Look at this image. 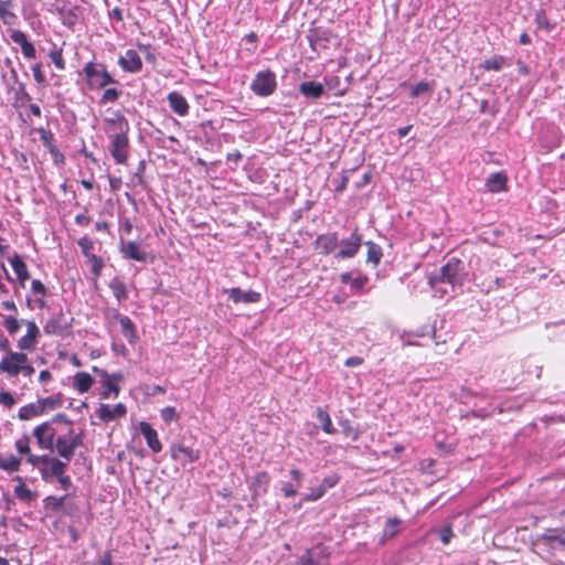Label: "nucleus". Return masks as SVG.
Listing matches in <instances>:
<instances>
[{
  "instance_id": "c03bdc74",
  "label": "nucleus",
  "mask_w": 565,
  "mask_h": 565,
  "mask_svg": "<svg viewBox=\"0 0 565 565\" xmlns=\"http://www.w3.org/2000/svg\"><path fill=\"white\" fill-rule=\"evenodd\" d=\"M535 22L540 29H544L546 32H551L556 26L555 22H550L544 10H539L536 12Z\"/></svg>"
},
{
  "instance_id": "f03ea898",
  "label": "nucleus",
  "mask_w": 565,
  "mask_h": 565,
  "mask_svg": "<svg viewBox=\"0 0 565 565\" xmlns=\"http://www.w3.org/2000/svg\"><path fill=\"white\" fill-rule=\"evenodd\" d=\"M83 73L90 87L104 88L109 84L117 83L103 64L96 65L89 62L84 66Z\"/></svg>"
},
{
  "instance_id": "7ed1b4c3",
  "label": "nucleus",
  "mask_w": 565,
  "mask_h": 565,
  "mask_svg": "<svg viewBox=\"0 0 565 565\" xmlns=\"http://www.w3.org/2000/svg\"><path fill=\"white\" fill-rule=\"evenodd\" d=\"M276 88V74L270 70L258 72L250 84L252 92L258 97H268L275 93Z\"/></svg>"
},
{
  "instance_id": "f8f14e48",
  "label": "nucleus",
  "mask_w": 565,
  "mask_h": 565,
  "mask_svg": "<svg viewBox=\"0 0 565 565\" xmlns=\"http://www.w3.org/2000/svg\"><path fill=\"white\" fill-rule=\"evenodd\" d=\"M316 249H319L321 255H330L335 252L339 246V237L335 232L320 234L315 241Z\"/></svg>"
},
{
  "instance_id": "c756f323",
  "label": "nucleus",
  "mask_w": 565,
  "mask_h": 565,
  "mask_svg": "<svg viewBox=\"0 0 565 565\" xmlns=\"http://www.w3.org/2000/svg\"><path fill=\"white\" fill-rule=\"evenodd\" d=\"M119 323L121 326V332L124 337L130 342L134 343L137 334L136 329L132 320L127 316H121L120 313H117Z\"/></svg>"
},
{
  "instance_id": "ea45409f",
  "label": "nucleus",
  "mask_w": 565,
  "mask_h": 565,
  "mask_svg": "<svg viewBox=\"0 0 565 565\" xmlns=\"http://www.w3.org/2000/svg\"><path fill=\"white\" fill-rule=\"evenodd\" d=\"M401 520L398 518H390L387 519L383 534L382 541L394 537L399 531Z\"/></svg>"
},
{
  "instance_id": "f3484780",
  "label": "nucleus",
  "mask_w": 565,
  "mask_h": 565,
  "mask_svg": "<svg viewBox=\"0 0 565 565\" xmlns=\"http://www.w3.org/2000/svg\"><path fill=\"white\" fill-rule=\"evenodd\" d=\"M139 430L146 439L148 447L158 454L162 450V444L158 438L157 430L147 422H140Z\"/></svg>"
},
{
  "instance_id": "bf43d9fd",
  "label": "nucleus",
  "mask_w": 565,
  "mask_h": 565,
  "mask_svg": "<svg viewBox=\"0 0 565 565\" xmlns=\"http://www.w3.org/2000/svg\"><path fill=\"white\" fill-rule=\"evenodd\" d=\"M339 479L338 475H330L321 481L319 487L327 491L328 489L333 488L339 482Z\"/></svg>"
},
{
  "instance_id": "69168bd1",
  "label": "nucleus",
  "mask_w": 565,
  "mask_h": 565,
  "mask_svg": "<svg viewBox=\"0 0 565 565\" xmlns=\"http://www.w3.org/2000/svg\"><path fill=\"white\" fill-rule=\"evenodd\" d=\"M32 72H33V76H34V79L36 81V83H39V84L45 83V76L42 73L41 64H34L32 66Z\"/></svg>"
},
{
  "instance_id": "6e6552de",
  "label": "nucleus",
  "mask_w": 565,
  "mask_h": 565,
  "mask_svg": "<svg viewBox=\"0 0 565 565\" xmlns=\"http://www.w3.org/2000/svg\"><path fill=\"white\" fill-rule=\"evenodd\" d=\"M28 361V355L23 352H9L0 361V372L10 377H15L21 373L22 364Z\"/></svg>"
},
{
  "instance_id": "412c9836",
  "label": "nucleus",
  "mask_w": 565,
  "mask_h": 565,
  "mask_svg": "<svg viewBox=\"0 0 565 565\" xmlns=\"http://www.w3.org/2000/svg\"><path fill=\"white\" fill-rule=\"evenodd\" d=\"M67 467V462H64L61 459H56L47 467H40V473L43 481L52 482L53 478H57L61 475L65 473Z\"/></svg>"
},
{
  "instance_id": "864d4df0",
  "label": "nucleus",
  "mask_w": 565,
  "mask_h": 565,
  "mask_svg": "<svg viewBox=\"0 0 565 565\" xmlns=\"http://www.w3.org/2000/svg\"><path fill=\"white\" fill-rule=\"evenodd\" d=\"M15 100L22 104L30 102L31 95L26 92L25 85L23 83H18V87L14 92Z\"/></svg>"
},
{
  "instance_id": "423d86ee",
  "label": "nucleus",
  "mask_w": 565,
  "mask_h": 565,
  "mask_svg": "<svg viewBox=\"0 0 565 565\" xmlns=\"http://www.w3.org/2000/svg\"><path fill=\"white\" fill-rule=\"evenodd\" d=\"M334 38L331 30L322 26L310 28L307 34L309 45L316 52L328 49Z\"/></svg>"
},
{
  "instance_id": "c85d7f7f",
  "label": "nucleus",
  "mask_w": 565,
  "mask_h": 565,
  "mask_svg": "<svg viewBox=\"0 0 565 565\" xmlns=\"http://www.w3.org/2000/svg\"><path fill=\"white\" fill-rule=\"evenodd\" d=\"M63 312L51 317L44 324L43 331L49 335H60L64 332L62 324Z\"/></svg>"
},
{
  "instance_id": "f257e3e1",
  "label": "nucleus",
  "mask_w": 565,
  "mask_h": 565,
  "mask_svg": "<svg viewBox=\"0 0 565 565\" xmlns=\"http://www.w3.org/2000/svg\"><path fill=\"white\" fill-rule=\"evenodd\" d=\"M466 276V264L459 258L452 257L440 267L439 273L430 279V282L448 284L455 291L463 286Z\"/></svg>"
},
{
  "instance_id": "680f3d73",
  "label": "nucleus",
  "mask_w": 565,
  "mask_h": 565,
  "mask_svg": "<svg viewBox=\"0 0 565 565\" xmlns=\"http://www.w3.org/2000/svg\"><path fill=\"white\" fill-rule=\"evenodd\" d=\"M0 403H2L7 407H12L15 404V399L10 392L1 391Z\"/></svg>"
},
{
  "instance_id": "0e129e2a",
  "label": "nucleus",
  "mask_w": 565,
  "mask_h": 565,
  "mask_svg": "<svg viewBox=\"0 0 565 565\" xmlns=\"http://www.w3.org/2000/svg\"><path fill=\"white\" fill-rule=\"evenodd\" d=\"M541 537L543 541H546V542H557V539H558L557 530L556 529H547L542 534Z\"/></svg>"
},
{
  "instance_id": "8fccbe9b",
  "label": "nucleus",
  "mask_w": 565,
  "mask_h": 565,
  "mask_svg": "<svg viewBox=\"0 0 565 565\" xmlns=\"http://www.w3.org/2000/svg\"><path fill=\"white\" fill-rule=\"evenodd\" d=\"M122 92L116 88H107L100 98V104H107V103H114L116 102L120 96Z\"/></svg>"
},
{
  "instance_id": "052dcab7",
  "label": "nucleus",
  "mask_w": 565,
  "mask_h": 565,
  "mask_svg": "<svg viewBox=\"0 0 565 565\" xmlns=\"http://www.w3.org/2000/svg\"><path fill=\"white\" fill-rule=\"evenodd\" d=\"M369 281V278L365 275H361L356 278H353L351 287L358 291H362Z\"/></svg>"
},
{
  "instance_id": "dca6fc26",
  "label": "nucleus",
  "mask_w": 565,
  "mask_h": 565,
  "mask_svg": "<svg viewBox=\"0 0 565 565\" xmlns=\"http://www.w3.org/2000/svg\"><path fill=\"white\" fill-rule=\"evenodd\" d=\"M228 294V298L235 302H244V303H255L260 300V294L254 290H242L238 287H234L225 290Z\"/></svg>"
},
{
  "instance_id": "4468645a",
  "label": "nucleus",
  "mask_w": 565,
  "mask_h": 565,
  "mask_svg": "<svg viewBox=\"0 0 565 565\" xmlns=\"http://www.w3.org/2000/svg\"><path fill=\"white\" fill-rule=\"evenodd\" d=\"M118 64L129 73H139L142 70V61L135 50H127L125 55L118 58Z\"/></svg>"
},
{
  "instance_id": "2f4dec72",
  "label": "nucleus",
  "mask_w": 565,
  "mask_h": 565,
  "mask_svg": "<svg viewBox=\"0 0 565 565\" xmlns=\"http://www.w3.org/2000/svg\"><path fill=\"white\" fill-rule=\"evenodd\" d=\"M54 450H56L58 456L64 458L67 463L74 456V451L70 446V441L63 436H58L55 439Z\"/></svg>"
},
{
  "instance_id": "f704fd0d",
  "label": "nucleus",
  "mask_w": 565,
  "mask_h": 565,
  "mask_svg": "<svg viewBox=\"0 0 565 565\" xmlns=\"http://www.w3.org/2000/svg\"><path fill=\"white\" fill-rule=\"evenodd\" d=\"M15 480L19 481V484L14 488V494L18 499L24 502H31L36 498V494L32 492L23 482V479L18 476Z\"/></svg>"
},
{
  "instance_id": "7c9ffc66",
  "label": "nucleus",
  "mask_w": 565,
  "mask_h": 565,
  "mask_svg": "<svg viewBox=\"0 0 565 565\" xmlns=\"http://www.w3.org/2000/svg\"><path fill=\"white\" fill-rule=\"evenodd\" d=\"M43 414V407H41L40 402L30 403L20 408L18 417L21 420H29L33 417L40 416Z\"/></svg>"
},
{
  "instance_id": "79ce46f5",
  "label": "nucleus",
  "mask_w": 565,
  "mask_h": 565,
  "mask_svg": "<svg viewBox=\"0 0 565 565\" xmlns=\"http://www.w3.org/2000/svg\"><path fill=\"white\" fill-rule=\"evenodd\" d=\"M63 507L61 512L68 516H75L79 512L77 503L71 499L70 494H64Z\"/></svg>"
},
{
  "instance_id": "6e6d98bb",
  "label": "nucleus",
  "mask_w": 565,
  "mask_h": 565,
  "mask_svg": "<svg viewBox=\"0 0 565 565\" xmlns=\"http://www.w3.org/2000/svg\"><path fill=\"white\" fill-rule=\"evenodd\" d=\"M161 418L166 423H170L172 420H177L179 418V415L174 407L167 406L161 411Z\"/></svg>"
},
{
  "instance_id": "de8ad7c7",
  "label": "nucleus",
  "mask_w": 565,
  "mask_h": 565,
  "mask_svg": "<svg viewBox=\"0 0 565 565\" xmlns=\"http://www.w3.org/2000/svg\"><path fill=\"white\" fill-rule=\"evenodd\" d=\"M64 25L73 26L77 22V14L72 9H57Z\"/></svg>"
},
{
  "instance_id": "2eb2a0df",
  "label": "nucleus",
  "mask_w": 565,
  "mask_h": 565,
  "mask_svg": "<svg viewBox=\"0 0 565 565\" xmlns=\"http://www.w3.org/2000/svg\"><path fill=\"white\" fill-rule=\"evenodd\" d=\"M269 481L270 477L266 471H260L256 473L248 481L249 490L253 492L252 499L254 501H256L259 495L265 494L267 492Z\"/></svg>"
},
{
  "instance_id": "b1692460",
  "label": "nucleus",
  "mask_w": 565,
  "mask_h": 565,
  "mask_svg": "<svg viewBox=\"0 0 565 565\" xmlns=\"http://www.w3.org/2000/svg\"><path fill=\"white\" fill-rule=\"evenodd\" d=\"M170 108L179 116H186L189 114V104L185 97L179 92H171L167 96Z\"/></svg>"
},
{
  "instance_id": "37998d69",
  "label": "nucleus",
  "mask_w": 565,
  "mask_h": 565,
  "mask_svg": "<svg viewBox=\"0 0 565 565\" xmlns=\"http://www.w3.org/2000/svg\"><path fill=\"white\" fill-rule=\"evenodd\" d=\"M64 499H65L64 495L60 497V498L54 497V495H49L43 501L44 507L46 510H49L53 513H58L62 510Z\"/></svg>"
},
{
  "instance_id": "e2e57ef3",
  "label": "nucleus",
  "mask_w": 565,
  "mask_h": 565,
  "mask_svg": "<svg viewBox=\"0 0 565 565\" xmlns=\"http://www.w3.org/2000/svg\"><path fill=\"white\" fill-rule=\"evenodd\" d=\"M326 491L323 488L318 487L316 490H313L311 493L306 494L302 499V501H317L319 500Z\"/></svg>"
},
{
  "instance_id": "09e8293b",
  "label": "nucleus",
  "mask_w": 565,
  "mask_h": 565,
  "mask_svg": "<svg viewBox=\"0 0 565 565\" xmlns=\"http://www.w3.org/2000/svg\"><path fill=\"white\" fill-rule=\"evenodd\" d=\"M38 134L40 135V139L43 142L44 147L47 148V150L52 149V147H56L54 145V136L51 130H47L45 128H39L36 129Z\"/></svg>"
},
{
  "instance_id": "9b49d317",
  "label": "nucleus",
  "mask_w": 565,
  "mask_h": 565,
  "mask_svg": "<svg viewBox=\"0 0 565 565\" xmlns=\"http://www.w3.org/2000/svg\"><path fill=\"white\" fill-rule=\"evenodd\" d=\"M171 458L181 461L182 465L186 462H195L200 459V451L183 444H174L170 447Z\"/></svg>"
},
{
  "instance_id": "603ef678",
  "label": "nucleus",
  "mask_w": 565,
  "mask_h": 565,
  "mask_svg": "<svg viewBox=\"0 0 565 565\" xmlns=\"http://www.w3.org/2000/svg\"><path fill=\"white\" fill-rule=\"evenodd\" d=\"M3 326L10 334H15L19 331L21 323L15 317L9 316L4 319Z\"/></svg>"
},
{
  "instance_id": "e433bc0d",
  "label": "nucleus",
  "mask_w": 565,
  "mask_h": 565,
  "mask_svg": "<svg viewBox=\"0 0 565 565\" xmlns=\"http://www.w3.org/2000/svg\"><path fill=\"white\" fill-rule=\"evenodd\" d=\"M21 460L13 455H0V469L11 473L20 469Z\"/></svg>"
},
{
  "instance_id": "c9c22d12",
  "label": "nucleus",
  "mask_w": 565,
  "mask_h": 565,
  "mask_svg": "<svg viewBox=\"0 0 565 565\" xmlns=\"http://www.w3.org/2000/svg\"><path fill=\"white\" fill-rule=\"evenodd\" d=\"M109 288L111 289L114 296L118 300V302H122L128 298V290L126 284L118 278H114L109 282Z\"/></svg>"
},
{
  "instance_id": "5701e85b",
  "label": "nucleus",
  "mask_w": 565,
  "mask_h": 565,
  "mask_svg": "<svg viewBox=\"0 0 565 565\" xmlns=\"http://www.w3.org/2000/svg\"><path fill=\"white\" fill-rule=\"evenodd\" d=\"M299 565H328V557L323 553L322 548L315 547L308 550L298 559Z\"/></svg>"
},
{
  "instance_id": "58836bf2",
  "label": "nucleus",
  "mask_w": 565,
  "mask_h": 565,
  "mask_svg": "<svg viewBox=\"0 0 565 565\" xmlns=\"http://www.w3.org/2000/svg\"><path fill=\"white\" fill-rule=\"evenodd\" d=\"M106 122L113 126L117 132H129L130 126L128 120L119 111L115 113L113 118H106Z\"/></svg>"
},
{
  "instance_id": "4d7b16f0",
  "label": "nucleus",
  "mask_w": 565,
  "mask_h": 565,
  "mask_svg": "<svg viewBox=\"0 0 565 565\" xmlns=\"http://www.w3.org/2000/svg\"><path fill=\"white\" fill-rule=\"evenodd\" d=\"M29 444H30V437L24 436L22 439H19L15 441V448L20 454L29 455L31 452Z\"/></svg>"
},
{
  "instance_id": "393cba45",
  "label": "nucleus",
  "mask_w": 565,
  "mask_h": 565,
  "mask_svg": "<svg viewBox=\"0 0 565 565\" xmlns=\"http://www.w3.org/2000/svg\"><path fill=\"white\" fill-rule=\"evenodd\" d=\"M290 476L296 483L294 484L290 482H282L280 490L285 498H291L297 495L298 488L301 486L303 472L298 468H292L290 470Z\"/></svg>"
},
{
  "instance_id": "aec40b11",
  "label": "nucleus",
  "mask_w": 565,
  "mask_h": 565,
  "mask_svg": "<svg viewBox=\"0 0 565 565\" xmlns=\"http://www.w3.org/2000/svg\"><path fill=\"white\" fill-rule=\"evenodd\" d=\"M120 253L126 259H134L141 263H145L147 259L146 253L139 248L136 242H126L124 238H120Z\"/></svg>"
},
{
  "instance_id": "5fc2aeb1",
  "label": "nucleus",
  "mask_w": 565,
  "mask_h": 565,
  "mask_svg": "<svg viewBox=\"0 0 565 565\" xmlns=\"http://www.w3.org/2000/svg\"><path fill=\"white\" fill-rule=\"evenodd\" d=\"M49 56L58 70H65V61L62 55V50H53L50 52Z\"/></svg>"
},
{
  "instance_id": "473e14b6",
  "label": "nucleus",
  "mask_w": 565,
  "mask_h": 565,
  "mask_svg": "<svg viewBox=\"0 0 565 565\" xmlns=\"http://www.w3.org/2000/svg\"><path fill=\"white\" fill-rule=\"evenodd\" d=\"M94 383V379L86 372H78L74 376V387L79 393H86L89 391Z\"/></svg>"
},
{
  "instance_id": "a19ab883",
  "label": "nucleus",
  "mask_w": 565,
  "mask_h": 565,
  "mask_svg": "<svg viewBox=\"0 0 565 565\" xmlns=\"http://www.w3.org/2000/svg\"><path fill=\"white\" fill-rule=\"evenodd\" d=\"M317 418L321 424V428L327 434H334L335 429L332 425L331 417L328 412L323 411L321 407L317 408Z\"/></svg>"
},
{
  "instance_id": "774afa93",
  "label": "nucleus",
  "mask_w": 565,
  "mask_h": 565,
  "mask_svg": "<svg viewBox=\"0 0 565 565\" xmlns=\"http://www.w3.org/2000/svg\"><path fill=\"white\" fill-rule=\"evenodd\" d=\"M61 488L63 490H68L71 487H72V479L70 476H66L65 473L61 475L60 477L56 478Z\"/></svg>"
},
{
  "instance_id": "6ab92c4d",
  "label": "nucleus",
  "mask_w": 565,
  "mask_h": 565,
  "mask_svg": "<svg viewBox=\"0 0 565 565\" xmlns=\"http://www.w3.org/2000/svg\"><path fill=\"white\" fill-rule=\"evenodd\" d=\"M127 413V408L122 403H118L114 406V408H110L107 404H100L97 409V415L100 420L108 423L116 418L124 417Z\"/></svg>"
},
{
  "instance_id": "39448f33",
  "label": "nucleus",
  "mask_w": 565,
  "mask_h": 565,
  "mask_svg": "<svg viewBox=\"0 0 565 565\" xmlns=\"http://www.w3.org/2000/svg\"><path fill=\"white\" fill-rule=\"evenodd\" d=\"M362 245V235L355 228L349 237L339 239L340 249L334 253L337 259L353 258L360 250Z\"/></svg>"
},
{
  "instance_id": "4c0bfd02",
  "label": "nucleus",
  "mask_w": 565,
  "mask_h": 565,
  "mask_svg": "<svg viewBox=\"0 0 565 565\" xmlns=\"http://www.w3.org/2000/svg\"><path fill=\"white\" fill-rule=\"evenodd\" d=\"M41 407H43V414L46 411H53L60 408L63 405V394L57 393L45 398L39 399Z\"/></svg>"
},
{
  "instance_id": "9d476101",
  "label": "nucleus",
  "mask_w": 565,
  "mask_h": 565,
  "mask_svg": "<svg viewBox=\"0 0 565 565\" xmlns=\"http://www.w3.org/2000/svg\"><path fill=\"white\" fill-rule=\"evenodd\" d=\"M33 436L36 438L40 448L54 451L55 429L50 422L42 423L33 429Z\"/></svg>"
},
{
  "instance_id": "72a5a7b5",
  "label": "nucleus",
  "mask_w": 565,
  "mask_h": 565,
  "mask_svg": "<svg viewBox=\"0 0 565 565\" xmlns=\"http://www.w3.org/2000/svg\"><path fill=\"white\" fill-rule=\"evenodd\" d=\"M365 246L367 247L366 263H371L376 267L383 256L382 247L372 241H367Z\"/></svg>"
},
{
  "instance_id": "3c124183",
  "label": "nucleus",
  "mask_w": 565,
  "mask_h": 565,
  "mask_svg": "<svg viewBox=\"0 0 565 565\" xmlns=\"http://www.w3.org/2000/svg\"><path fill=\"white\" fill-rule=\"evenodd\" d=\"M78 246L81 247L82 253L87 256L88 258H92V250L94 249V242L89 237H82L77 242Z\"/></svg>"
},
{
  "instance_id": "20e7f679",
  "label": "nucleus",
  "mask_w": 565,
  "mask_h": 565,
  "mask_svg": "<svg viewBox=\"0 0 565 565\" xmlns=\"http://www.w3.org/2000/svg\"><path fill=\"white\" fill-rule=\"evenodd\" d=\"M128 132H116L110 136L109 152L118 164H126L128 160Z\"/></svg>"
},
{
  "instance_id": "ddd939ff",
  "label": "nucleus",
  "mask_w": 565,
  "mask_h": 565,
  "mask_svg": "<svg viewBox=\"0 0 565 565\" xmlns=\"http://www.w3.org/2000/svg\"><path fill=\"white\" fill-rule=\"evenodd\" d=\"M26 326V334L18 341L20 350H33L40 335V329L33 321L21 320Z\"/></svg>"
},
{
  "instance_id": "bb28decb",
  "label": "nucleus",
  "mask_w": 565,
  "mask_h": 565,
  "mask_svg": "<svg viewBox=\"0 0 565 565\" xmlns=\"http://www.w3.org/2000/svg\"><path fill=\"white\" fill-rule=\"evenodd\" d=\"M13 0H0V19L6 25L17 23L18 15L12 11Z\"/></svg>"
},
{
  "instance_id": "a18cd8bd",
  "label": "nucleus",
  "mask_w": 565,
  "mask_h": 565,
  "mask_svg": "<svg viewBox=\"0 0 565 565\" xmlns=\"http://www.w3.org/2000/svg\"><path fill=\"white\" fill-rule=\"evenodd\" d=\"M434 90V83L422 81L412 87L411 97L415 98L425 93H431Z\"/></svg>"
},
{
  "instance_id": "a211bd4d",
  "label": "nucleus",
  "mask_w": 565,
  "mask_h": 565,
  "mask_svg": "<svg viewBox=\"0 0 565 565\" xmlns=\"http://www.w3.org/2000/svg\"><path fill=\"white\" fill-rule=\"evenodd\" d=\"M10 38L15 44L21 46L24 57L29 60L36 57V50L34 45L28 40L26 35L21 30H12Z\"/></svg>"
},
{
  "instance_id": "13d9d810",
  "label": "nucleus",
  "mask_w": 565,
  "mask_h": 565,
  "mask_svg": "<svg viewBox=\"0 0 565 565\" xmlns=\"http://www.w3.org/2000/svg\"><path fill=\"white\" fill-rule=\"evenodd\" d=\"M54 164L56 166H64L65 164V157L64 154L57 149V147H52V149L49 150Z\"/></svg>"
},
{
  "instance_id": "cd10ccee",
  "label": "nucleus",
  "mask_w": 565,
  "mask_h": 565,
  "mask_svg": "<svg viewBox=\"0 0 565 565\" xmlns=\"http://www.w3.org/2000/svg\"><path fill=\"white\" fill-rule=\"evenodd\" d=\"M507 175L502 172H495L490 174L487 179L486 186L488 191L492 193L501 192L505 189L507 185Z\"/></svg>"
},
{
  "instance_id": "4be33fe9",
  "label": "nucleus",
  "mask_w": 565,
  "mask_h": 565,
  "mask_svg": "<svg viewBox=\"0 0 565 565\" xmlns=\"http://www.w3.org/2000/svg\"><path fill=\"white\" fill-rule=\"evenodd\" d=\"M299 93L307 99H319L326 94L324 86L315 81H306L299 84Z\"/></svg>"
},
{
  "instance_id": "0eeeda50",
  "label": "nucleus",
  "mask_w": 565,
  "mask_h": 565,
  "mask_svg": "<svg viewBox=\"0 0 565 565\" xmlns=\"http://www.w3.org/2000/svg\"><path fill=\"white\" fill-rule=\"evenodd\" d=\"M93 372L97 373L102 377V383L104 386L103 392L100 393V397L107 399L114 394L115 397L119 395V386L118 382L122 381L124 375L121 373H113L108 374L107 371L102 370L97 366H93Z\"/></svg>"
},
{
  "instance_id": "1a4fd4ad",
  "label": "nucleus",
  "mask_w": 565,
  "mask_h": 565,
  "mask_svg": "<svg viewBox=\"0 0 565 565\" xmlns=\"http://www.w3.org/2000/svg\"><path fill=\"white\" fill-rule=\"evenodd\" d=\"M33 436L36 438L40 448L54 451L55 429L50 422L42 423L33 429Z\"/></svg>"
},
{
  "instance_id": "49530a36",
  "label": "nucleus",
  "mask_w": 565,
  "mask_h": 565,
  "mask_svg": "<svg viewBox=\"0 0 565 565\" xmlns=\"http://www.w3.org/2000/svg\"><path fill=\"white\" fill-rule=\"evenodd\" d=\"M505 60L501 55H494L491 58L486 60L482 63V67L487 71H500L504 64Z\"/></svg>"
},
{
  "instance_id": "a878e982",
  "label": "nucleus",
  "mask_w": 565,
  "mask_h": 565,
  "mask_svg": "<svg viewBox=\"0 0 565 565\" xmlns=\"http://www.w3.org/2000/svg\"><path fill=\"white\" fill-rule=\"evenodd\" d=\"M9 262L17 275L18 280L20 281V285L22 287H24L25 280H28L30 278L29 270H28L25 263L22 260L20 255L17 253L9 259Z\"/></svg>"
},
{
  "instance_id": "338daca9",
  "label": "nucleus",
  "mask_w": 565,
  "mask_h": 565,
  "mask_svg": "<svg viewBox=\"0 0 565 565\" xmlns=\"http://www.w3.org/2000/svg\"><path fill=\"white\" fill-rule=\"evenodd\" d=\"M31 289H32L33 294H39L42 296H45L46 291H47L46 287L38 279H34L32 281Z\"/></svg>"
}]
</instances>
